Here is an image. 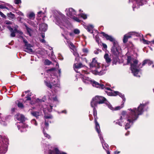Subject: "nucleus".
<instances>
[{
	"label": "nucleus",
	"instance_id": "f257e3e1",
	"mask_svg": "<svg viewBox=\"0 0 154 154\" xmlns=\"http://www.w3.org/2000/svg\"><path fill=\"white\" fill-rule=\"evenodd\" d=\"M144 106V104H140L137 109L134 108L133 109H131L128 110L130 111L128 114H127L125 111L122 112L120 119L116 122L120 126H122V123L125 122H128L129 124L127 123L125 126V129L129 128L130 126V124H132L133 122L136 120L138 118V116L142 114L143 112V109Z\"/></svg>",
	"mask_w": 154,
	"mask_h": 154
},
{
	"label": "nucleus",
	"instance_id": "f03ea898",
	"mask_svg": "<svg viewBox=\"0 0 154 154\" xmlns=\"http://www.w3.org/2000/svg\"><path fill=\"white\" fill-rule=\"evenodd\" d=\"M103 103H105L108 108L112 110H118L123 107V105L122 104L120 106H117L115 108H114L106 101L105 98L102 96H96L92 98L91 102V107H94L97 106L98 103L102 104Z\"/></svg>",
	"mask_w": 154,
	"mask_h": 154
},
{
	"label": "nucleus",
	"instance_id": "7ed1b4c3",
	"mask_svg": "<svg viewBox=\"0 0 154 154\" xmlns=\"http://www.w3.org/2000/svg\"><path fill=\"white\" fill-rule=\"evenodd\" d=\"M138 60L130 56L128 57L127 63H130L131 68L132 72L135 76L140 77V73L138 68L140 66V64L138 65Z\"/></svg>",
	"mask_w": 154,
	"mask_h": 154
},
{
	"label": "nucleus",
	"instance_id": "20e7f679",
	"mask_svg": "<svg viewBox=\"0 0 154 154\" xmlns=\"http://www.w3.org/2000/svg\"><path fill=\"white\" fill-rule=\"evenodd\" d=\"M103 35L105 37L106 40H109L113 42V46L111 48V51L112 53L115 55H117L120 52L119 49L120 47L118 46L117 42L112 36L109 35L104 32H101Z\"/></svg>",
	"mask_w": 154,
	"mask_h": 154
},
{
	"label": "nucleus",
	"instance_id": "39448f33",
	"mask_svg": "<svg viewBox=\"0 0 154 154\" xmlns=\"http://www.w3.org/2000/svg\"><path fill=\"white\" fill-rule=\"evenodd\" d=\"M90 66L91 68L94 67L96 68V70H95V73L96 75H101L105 73L106 66L103 64V65L102 70H100L99 63L97 62L95 58L93 59L92 62L90 64Z\"/></svg>",
	"mask_w": 154,
	"mask_h": 154
},
{
	"label": "nucleus",
	"instance_id": "423d86ee",
	"mask_svg": "<svg viewBox=\"0 0 154 154\" xmlns=\"http://www.w3.org/2000/svg\"><path fill=\"white\" fill-rule=\"evenodd\" d=\"M49 98L50 100L48 104L47 105H45L43 106V111L45 113L46 112V109L48 112H51L52 111V107L53 106L52 105L56 103L57 101L56 96L55 95H50L49 96Z\"/></svg>",
	"mask_w": 154,
	"mask_h": 154
},
{
	"label": "nucleus",
	"instance_id": "0eeeda50",
	"mask_svg": "<svg viewBox=\"0 0 154 154\" xmlns=\"http://www.w3.org/2000/svg\"><path fill=\"white\" fill-rule=\"evenodd\" d=\"M82 81L85 84H91L94 87L97 88H103L104 85L101 83H99L98 82L94 81L92 80L91 79L86 75H82Z\"/></svg>",
	"mask_w": 154,
	"mask_h": 154
},
{
	"label": "nucleus",
	"instance_id": "6e6552de",
	"mask_svg": "<svg viewBox=\"0 0 154 154\" xmlns=\"http://www.w3.org/2000/svg\"><path fill=\"white\" fill-rule=\"evenodd\" d=\"M55 80H54L52 81V82L50 81H45V83L46 86L52 90L55 91V92L58 91L60 88V85L57 83L55 84Z\"/></svg>",
	"mask_w": 154,
	"mask_h": 154
},
{
	"label": "nucleus",
	"instance_id": "1a4fd4ad",
	"mask_svg": "<svg viewBox=\"0 0 154 154\" xmlns=\"http://www.w3.org/2000/svg\"><path fill=\"white\" fill-rule=\"evenodd\" d=\"M65 11L66 12L67 15L69 17L73 19L77 22H79L81 21V20L75 16V15H76V12L73 8L66 9L65 10Z\"/></svg>",
	"mask_w": 154,
	"mask_h": 154
},
{
	"label": "nucleus",
	"instance_id": "9d476101",
	"mask_svg": "<svg viewBox=\"0 0 154 154\" xmlns=\"http://www.w3.org/2000/svg\"><path fill=\"white\" fill-rule=\"evenodd\" d=\"M104 85L103 88H102V89H104L105 88L107 90H109V91H106V93L109 96H116L117 95H118L119 96L121 97L123 99V103H124L125 101V98H124V95L122 94H121L118 91H112L111 89L110 88L105 87L104 86V85ZM102 89V88H100Z\"/></svg>",
	"mask_w": 154,
	"mask_h": 154
},
{
	"label": "nucleus",
	"instance_id": "9b49d317",
	"mask_svg": "<svg viewBox=\"0 0 154 154\" xmlns=\"http://www.w3.org/2000/svg\"><path fill=\"white\" fill-rule=\"evenodd\" d=\"M95 107H93L94 108L93 109V114L94 116V117L95 118V128L96 129L97 131V132H98V134L100 132V127L99 124L96 121V118H97V111L95 109Z\"/></svg>",
	"mask_w": 154,
	"mask_h": 154
},
{
	"label": "nucleus",
	"instance_id": "f8f14e48",
	"mask_svg": "<svg viewBox=\"0 0 154 154\" xmlns=\"http://www.w3.org/2000/svg\"><path fill=\"white\" fill-rule=\"evenodd\" d=\"M134 32H130L128 33L125 35L123 39V42L124 43H126L128 41V39L131 38V35H134Z\"/></svg>",
	"mask_w": 154,
	"mask_h": 154
},
{
	"label": "nucleus",
	"instance_id": "ddd939ff",
	"mask_svg": "<svg viewBox=\"0 0 154 154\" xmlns=\"http://www.w3.org/2000/svg\"><path fill=\"white\" fill-rule=\"evenodd\" d=\"M15 117L17 120L20 121L21 122H23L25 121L24 116L23 115L17 113L15 115Z\"/></svg>",
	"mask_w": 154,
	"mask_h": 154
},
{
	"label": "nucleus",
	"instance_id": "4468645a",
	"mask_svg": "<svg viewBox=\"0 0 154 154\" xmlns=\"http://www.w3.org/2000/svg\"><path fill=\"white\" fill-rule=\"evenodd\" d=\"M48 28V26L47 24L44 23L40 24L39 29L41 31L45 32L46 31Z\"/></svg>",
	"mask_w": 154,
	"mask_h": 154
},
{
	"label": "nucleus",
	"instance_id": "2eb2a0df",
	"mask_svg": "<svg viewBox=\"0 0 154 154\" xmlns=\"http://www.w3.org/2000/svg\"><path fill=\"white\" fill-rule=\"evenodd\" d=\"M100 132H99V133L98 134H99V135L100 137V140L101 141V142H102V145H103V148L105 149L106 150V149H107L109 147L108 145L107 144L105 143V142H104L103 141H102V140H103V137H102L100 135Z\"/></svg>",
	"mask_w": 154,
	"mask_h": 154
},
{
	"label": "nucleus",
	"instance_id": "dca6fc26",
	"mask_svg": "<svg viewBox=\"0 0 154 154\" xmlns=\"http://www.w3.org/2000/svg\"><path fill=\"white\" fill-rule=\"evenodd\" d=\"M7 17L9 20H12L15 18V15L11 12L7 14Z\"/></svg>",
	"mask_w": 154,
	"mask_h": 154
},
{
	"label": "nucleus",
	"instance_id": "f3484780",
	"mask_svg": "<svg viewBox=\"0 0 154 154\" xmlns=\"http://www.w3.org/2000/svg\"><path fill=\"white\" fill-rule=\"evenodd\" d=\"M83 65L81 63H75L74 64L73 67L75 71L77 72H78V71L76 70V69L80 68L83 67Z\"/></svg>",
	"mask_w": 154,
	"mask_h": 154
},
{
	"label": "nucleus",
	"instance_id": "a211bd4d",
	"mask_svg": "<svg viewBox=\"0 0 154 154\" xmlns=\"http://www.w3.org/2000/svg\"><path fill=\"white\" fill-rule=\"evenodd\" d=\"M104 58L106 60V62L108 64L110 62L111 60L109 56V55L106 54L104 56Z\"/></svg>",
	"mask_w": 154,
	"mask_h": 154
},
{
	"label": "nucleus",
	"instance_id": "6ab92c4d",
	"mask_svg": "<svg viewBox=\"0 0 154 154\" xmlns=\"http://www.w3.org/2000/svg\"><path fill=\"white\" fill-rule=\"evenodd\" d=\"M23 41L25 44V46L26 47V48H30L32 47V45L28 43L27 41L25 39L23 38Z\"/></svg>",
	"mask_w": 154,
	"mask_h": 154
},
{
	"label": "nucleus",
	"instance_id": "aec40b11",
	"mask_svg": "<svg viewBox=\"0 0 154 154\" xmlns=\"http://www.w3.org/2000/svg\"><path fill=\"white\" fill-rule=\"evenodd\" d=\"M94 28V26L92 25H89L88 26H86V28L87 29V30L89 32L91 33H92L93 32V30Z\"/></svg>",
	"mask_w": 154,
	"mask_h": 154
},
{
	"label": "nucleus",
	"instance_id": "412c9836",
	"mask_svg": "<svg viewBox=\"0 0 154 154\" xmlns=\"http://www.w3.org/2000/svg\"><path fill=\"white\" fill-rule=\"evenodd\" d=\"M146 63L150 65L152 63V62L148 60H145L143 61L142 66H144Z\"/></svg>",
	"mask_w": 154,
	"mask_h": 154
},
{
	"label": "nucleus",
	"instance_id": "4be33fe9",
	"mask_svg": "<svg viewBox=\"0 0 154 154\" xmlns=\"http://www.w3.org/2000/svg\"><path fill=\"white\" fill-rule=\"evenodd\" d=\"M66 42L68 44V45H69L70 48L72 50H73L75 48V47L73 44L68 39H67Z\"/></svg>",
	"mask_w": 154,
	"mask_h": 154
},
{
	"label": "nucleus",
	"instance_id": "5701e85b",
	"mask_svg": "<svg viewBox=\"0 0 154 154\" xmlns=\"http://www.w3.org/2000/svg\"><path fill=\"white\" fill-rule=\"evenodd\" d=\"M35 14L33 12H31L28 15V18L31 20H33L35 18Z\"/></svg>",
	"mask_w": 154,
	"mask_h": 154
},
{
	"label": "nucleus",
	"instance_id": "b1692460",
	"mask_svg": "<svg viewBox=\"0 0 154 154\" xmlns=\"http://www.w3.org/2000/svg\"><path fill=\"white\" fill-rule=\"evenodd\" d=\"M24 26L25 27L26 29L27 30V32L29 33V35L31 36V29L29 28L26 25V24H24Z\"/></svg>",
	"mask_w": 154,
	"mask_h": 154
},
{
	"label": "nucleus",
	"instance_id": "393cba45",
	"mask_svg": "<svg viewBox=\"0 0 154 154\" xmlns=\"http://www.w3.org/2000/svg\"><path fill=\"white\" fill-rule=\"evenodd\" d=\"M142 40L144 44H150V43H152V44H154V40L153 41H152L151 42H149L147 40H146L144 39H142Z\"/></svg>",
	"mask_w": 154,
	"mask_h": 154
},
{
	"label": "nucleus",
	"instance_id": "a878e982",
	"mask_svg": "<svg viewBox=\"0 0 154 154\" xmlns=\"http://www.w3.org/2000/svg\"><path fill=\"white\" fill-rule=\"evenodd\" d=\"M17 101L18 102L17 104L18 107L21 109H23L24 107L23 104L18 101Z\"/></svg>",
	"mask_w": 154,
	"mask_h": 154
},
{
	"label": "nucleus",
	"instance_id": "bb28decb",
	"mask_svg": "<svg viewBox=\"0 0 154 154\" xmlns=\"http://www.w3.org/2000/svg\"><path fill=\"white\" fill-rule=\"evenodd\" d=\"M24 51L29 53H31L32 52V50L30 48H26Z\"/></svg>",
	"mask_w": 154,
	"mask_h": 154
},
{
	"label": "nucleus",
	"instance_id": "cd10ccee",
	"mask_svg": "<svg viewBox=\"0 0 154 154\" xmlns=\"http://www.w3.org/2000/svg\"><path fill=\"white\" fill-rule=\"evenodd\" d=\"M31 113L32 116L36 117L37 118L38 117V112H32Z\"/></svg>",
	"mask_w": 154,
	"mask_h": 154
},
{
	"label": "nucleus",
	"instance_id": "c85d7f7f",
	"mask_svg": "<svg viewBox=\"0 0 154 154\" xmlns=\"http://www.w3.org/2000/svg\"><path fill=\"white\" fill-rule=\"evenodd\" d=\"M44 63L45 65H49L51 64V62L48 59H46Z\"/></svg>",
	"mask_w": 154,
	"mask_h": 154
},
{
	"label": "nucleus",
	"instance_id": "c756f323",
	"mask_svg": "<svg viewBox=\"0 0 154 154\" xmlns=\"http://www.w3.org/2000/svg\"><path fill=\"white\" fill-rule=\"evenodd\" d=\"M31 96L30 94H28L26 96L25 98H26V101L27 100H31V98L30 97Z\"/></svg>",
	"mask_w": 154,
	"mask_h": 154
},
{
	"label": "nucleus",
	"instance_id": "7c9ffc66",
	"mask_svg": "<svg viewBox=\"0 0 154 154\" xmlns=\"http://www.w3.org/2000/svg\"><path fill=\"white\" fill-rule=\"evenodd\" d=\"M31 123L32 124H33L36 126H37L38 125V123L35 119H32L31 121Z\"/></svg>",
	"mask_w": 154,
	"mask_h": 154
},
{
	"label": "nucleus",
	"instance_id": "2f4dec72",
	"mask_svg": "<svg viewBox=\"0 0 154 154\" xmlns=\"http://www.w3.org/2000/svg\"><path fill=\"white\" fill-rule=\"evenodd\" d=\"M56 23L59 25H63V23L60 19L57 20Z\"/></svg>",
	"mask_w": 154,
	"mask_h": 154
},
{
	"label": "nucleus",
	"instance_id": "473e14b6",
	"mask_svg": "<svg viewBox=\"0 0 154 154\" xmlns=\"http://www.w3.org/2000/svg\"><path fill=\"white\" fill-rule=\"evenodd\" d=\"M80 15L81 17L84 19H85L87 18V16L86 14H81Z\"/></svg>",
	"mask_w": 154,
	"mask_h": 154
},
{
	"label": "nucleus",
	"instance_id": "72a5a7b5",
	"mask_svg": "<svg viewBox=\"0 0 154 154\" xmlns=\"http://www.w3.org/2000/svg\"><path fill=\"white\" fill-rule=\"evenodd\" d=\"M55 151H56V154H66L65 153L63 152H60L57 149H55Z\"/></svg>",
	"mask_w": 154,
	"mask_h": 154
},
{
	"label": "nucleus",
	"instance_id": "f704fd0d",
	"mask_svg": "<svg viewBox=\"0 0 154 154\" xmlns=\"http://www.w3.org/2000/svg\"><path fill=\"white\" fill-rule=\"evenodd\" d=\"M0 8L1 9H6L7 10H9V9L8 8V7H6L4 5H0Z\"/></svg>",
	"mask_w": 154,
	"mask_h": 154
},
{
	"label": "nucleus",
	"instance_id": "c9c22d12",
	"mask_svg": "<svg viewBox=\"0 0 154 154\" xmlns=\"http://www.w3.org/2000/svg\"><path fill=\"white\" fill-rule=\"evenodd\" d=\"M43 132L44 134V135L45 137L48 138H49L50 137V135H49L48 134L45 132L44 131V129H43Z\"/></svg>",
	"mask_w": 154,
	"mask_h": 154
},
{
	"label": "nucleus",
	"instance_id": "e433bc0d",
	"mask_svg": "<svg viewBox=\"0 0 154 154\" xmlns=\"http://www.w3.org/2000/svg\"><path fill=\"white\" fill-rule=\"evenodd\" d=\"M0 15L1 17H2L4 19H6L7 16L5 15L2 12L0 11Z\"/></svg>",
	"mask_w": 154,
	"mask_h": 154
},
{
	"label": "nucleus",
	"instance_id": "4c0bfd02",
	"mask_svg": "<svg viewBox=\"0 0 154 154\" xmlns=\"http://www.w3.org/2000/svg\"><path fill=\"white\" fill-rule=\"evenodd\" d=\"M44 117L45 119H51L52 118V116L50 115H45L44 116Z\"/></svg>",
	"mask_w": 154,
	"mask_h": 154
},
{
	"label": "nucleus",
	"instance_id": "58836bf2",
	"mask_svg": "<svg viewBox=\"0 0 154 154\" xmlns=\"http://www.w3.org/2000/svg\"><path fill=\"white\" fill-rule=\"evenodd\" d=\"M74 32L75 34H78L79 33L80 31L79 29H75L74 30Z\"/></svg>",
	"mask_w": 154,
	"mask_h": 154
},
{
	"label": "nucleus",
	"instance_id": "ea45409f",
	"mask_svg": "<svg viewBox=\"0 0 154 154\" xmlns=\"http://www.w3.org/2000/svg\"><path fill=\"white\" fill-rule=\"evenodd\" d=\"M45 128L46 129H48V122H46V120H45Z\"/></svg>",
	"mask_w": 154,
	"mask_h": 154
},
{
	"label": "nucleus",
	"instance_id": "a19ab883",
	"mask_svg": "<svg viewBox=\"0 0 154 154\" xmlns=\"http://www.w3.org/2000/svg\"><path fill=\"white\" fill-rule=\"evenodd\" d=\"M11 32V36L12 37H14L15 36V32H14L13 30Z\"/></svg>",
	"mask_w": 154,
	"mask_h": 154
},
{
	"label": "nucleus",
	"instance_id": "79ce46f5",
	"mask_svg": "<svg viewBox=\"0 0 154 154\" xmlns=\"http://www.w3.org/2000/svg\"><path fill=\"white\" fill-rule=\"evenodd\" d=\"M14 2L15 4L18 5L21 2V1L20 0H14Z\"/></svg>",
	"mask_w": 154,
	"mask_h": 154
},
{
	"label": "nucleus",
	"instance_id": "37998d69",
	"mask_svg": "<svg viewBox=\"0 0 154 154\" xmlns=\"http://www.w3.org/2000/svg\"><path fill=\"white\" fill-rule=\"evenodd\" d=\"M5 23L7 25L12 24V22L9 21H6L5 22Z\"/></svg>",
	"mask_w": 154,
	"mask_h": 154
},
{
	"label": "nucleus",
	"instance_id": "c03bdc74",
	"mask_svg": "<svg viewBox=\"0 0 154 154\" xmlns=\"http://www.w3.org/2000/svg\"><path fill=\"white\" fill-rule=\"evenodd\" d=\"M13 31L14 32H18V33H19L20 34H21V33H23L21 32V31H19L18 30H17V29L15 28V29L14 30H13Z\"/></svg>",
	"mask_w": 154,
	"mask_h": 154
},
{
	"label": "nucleus",
	"instance_id": "a18cd8bd",
	"mask_svg": "<svg viewBox=\"0 0 154 154\" xmlns=\"http://www.w3.org/2000/svg\"><path fill=\"white\" fill-rule=\"evenodd\" d=\"M8 29L11 31L12 32L13 30V29L10 26H8L7 27Z\"/></svg>",
	"mask_w": 154,
	"mask_h": 154
},
{
	"label": "nucleus",
	"instance_id": "49530a36",
	"mask_svg": "<svg viewBox=\"0 0 154 154\" xmlns=\"http://www.w3.org/2000/svg\"><path fill=\"white\" fill-rule=\"evenodd\" d=\"M15 109H16L15 108H11V112L12 113L14 112L15 111Z\"/></svg>",
	"mask_w": 154,
	"mask_h": 154
},
{
	"label": "nucleus",
	"instance_id": "de8ad7c7",
	"mask_svg": "<svg viewBox=\"0 0 154 154\" xmlns=\"http://www.w3.org/2000/svg\"><path fill=\"white\" fill-rule=\"evenodd\" d=\"M102 45H103V46L104 48L105 49H106L107 48V46L106 44L103 43L102 44Z\"/></svg>",
	"mask_w": 154,
	"mask_h": 154
},
{
	"label": "nucleus",
	"instance_id": "09e8293b",
	"mask_svg": "<svg viewBox=\"0 0 154 154\" xmlns=\"http://www.w3.org/2000/svg\"><path fill=\"white\" fill-rule=\"evenodd\" d=\"M83 51L84 53H87L88 52V50L87 49L85 48L83 49Z\"/></svg>",
	"mask_w": 154,
	"mask_h": 154
},
{
	"label": "nucleus",
	"instance_id": "8fccbe9b",
	"mask_svg": "<svg viewBox=\"0 0 154 154\" xmlns=\"http://www.w3.org/2000/svg\"><path fill=\"white\" fill-rule=\"evenodd\" d=\"M41 42L42 43H46V42L45 41V40L44 39H42L40 40Z\"/></svg>",
	"mask_w": 154,
	"mask_h": 154
},
{
	"label": "nucleus",
	"instance_id": "3c124183",
	"mask_svg": "<svg viewBox=\"0 0 154 154\" xmlns=\"http://www.w3.org/2000/svg\"><path fill=\"white\" fill-rule=\"evenodd\" d=\"M77 57H77H79V54H78L76 53V52H74L73 53Z\"/></svg>",
	"mask_w": 154,
	"mask_h": 154
},
{
	"label": "nucleus",
	"instance_id": "603ef678",
	"mask_svg": "<svg viewBox=\"0 0 154 154\" xmlns=\"http://www.w3.org/2000/svg\"><path fill=\"white\" fill-rule=\"evenodd\" d=\"M82 73H83V74L84 73L85 74L88 73V72H87V71L85 70H82Z\"/></svg>",
	"mask_w": 154,
	"mask_h": 154
},
{
	"label": "nucleus",
	"instance_id": "864d4df0",
	"mask_svg": "<svg viewBox=\"0 0 154 154\" xmlns=\"http://www.w3.org/2000/svg\"><path fill=\"white\" fill-rule=\"evenodd\" d=\"M42 38H44L45 37V34L44 33H42Z\"/></svg>",
	"mask_w": 154,
	"mask_h": 154
},
{
	"label": "nucleus",
	"instance_id": "5fc2aeb1",
	"mask_svg": "<svg viewBox=\"0 0 154 154\" xmlns=\"http://www.w3.org/2000/svg\"><path fill=\"white\" fill-rule=\"evenodd\" d=\"M117 60H115H115H114V61H113V62H112L113 64H116L117 62Z\"/></svg>",
	"mask_w": 154,
	"mask_h": 154
},
{
	"label": "nucleus",
	"instance_id": "6e6d98bb",
	"mask_svg": "<svg viewBox=\"0 0 154 154\" xmlns=\"http://www.w3.org/2000/svg\"><path fill=\"white\" fill-rule=\"evenodd\" d=\"M94 53L96 54H98V52L97 51H94Z\"/></svg>",
	"mask_w": 154,
	"mask_h": 154
},
{
	"label": "nucleus",
	"instance_id": "4d7b16f0",
	"mask_svg": "<svg viewBox=\"0 0 154 154\" xmlns=\"http://www.w3.org/2000/svg\"><path fill=\"white\" fill-rule=\"evenodd\" d=\"M96 41L97 42H99V38H97L96 39Z\"/></svg>",
	"mask_w": 154,
	"mask_h": 154
},
{
	"label": "nucleus",
	"instance_id": "13d9d810",
	"mask_svg": "<svg viewBox=\"0 0 154 154\" xmlns=\"http://www.w3.org/2000/svg\"><path fill=\"white\" fill-rule=\"evenodd\" d=\"M129 134V132H127V133H126L125 135H127L128 134Z\"/></svg>",
	"mask_w": 154,
	"mask_h": 154
},
{
	"label": "nucleus",
	"instance_id": "bf43d9fd",
	"mask_svg": "<svg viewBox=\"0 0 154 154\" xmlns=\"http://www.w3.org/2000/svg\"><path fill=\"white\" fill-rule=\"evenodd\" d=\"M29 92V91H25V92L26 93H28V92Z\"/></svg>",
	"mask_w": 154,
	"mask_h": 154
},
{
	"label": "nucleus",
	"instance_id": "052dcab7",
	"mask_svg": "<svg viewBox=\"0 0 154 154\" xmlns=\"http://www.w3.org/2000/svg\"><path fill=\"white\" fill-rule=\"evenodd\" d=\"M62 113H66V111L64 110L62 111Z\"/></svg>",
	"mask_w": 154,
	"mask_h": 154
},
{
	"label": "nucleus",
	"instance_id": "680f3d73",
	"mask_svg": "<svg viewBox=\"0 0 154 154\" xmlns=\"http://www.w3.org/2000/svg\"><path fill=\"white\" fill-rule=\"evenodd\" d=\"M69 35H70V36H72L73 35V33H70L69 34Z\"/></svg>",
	"mask_w": 154,
	"mask_h": 154
},
{
	"label": "nucleus",
	"instance_id": "e2e57ef3",
	"mask_svg": "<svg viewBox=\"0 0 154 154\" xmlns=\"http://www.w3.org/2000/svg\"><path fill=\"white\" fill-rule=\"evenodd\" d=\"M24 95L23 94H22L21 95V96L22 97H24Z\"/></svg>",
	"mask_w": 154,
	"mask_h": 154
},
{
	"label": "nucleus",
	"instance_id": "0e129e2a",
	"mask_svg": "<svg viewBox=\"0 0 154 154\" xmlns=\"http://www.w3.org/2000/svg\"><path fill=\"white\" fill-rule=\"evenodd\" d=\"M55 69L54 68L53 69H50V70H54Z\"/></svg>",
	"mask_w": 154,
	"mask_h": 154
},
{
	"label": "nucleus",
	"instance_id": "69168bd1",
	"mask_svg": "<svg viewBox=\"0 0 154 154\" xmlns=\"http://www.w3.org/2000/svg\"><path fill=\"white\" fill-rule=\"evenodd\" d=\"M56 66H57V65H58V63L56 62Z\"/></svg>",
	"mask_w": 154,
	"mask_h": 154
},
{
	"label": "nucleus",
	"instance_id": "338daca9",
	"mask_svg": "<svg viewBox=\"0 0 154 154\" xmlns=\"http://www.w3.org/2000/svg\"><path fill=\"white\" fill-rule=\"evenodd\" d=\"M30 103L32 105H33V103H32V102H31Z\"/></svg>",
	"mask_w": 154,
	"mask_h": 154
},
{
	"label": "nucleus",
	"instance_id": "774afa93",
	"mask_svg": "<svg viewBox=\"0 0 154 154\" xmlns=\"http://www.w3.org/2000/svg\"><path fill=\"white\" fill-rule=\"evenodd\" d=\"M109 152H107V154H109Z\"/></svg>",
	"mask_w": 154,
	"mask_h": 154
}]
</instances>
